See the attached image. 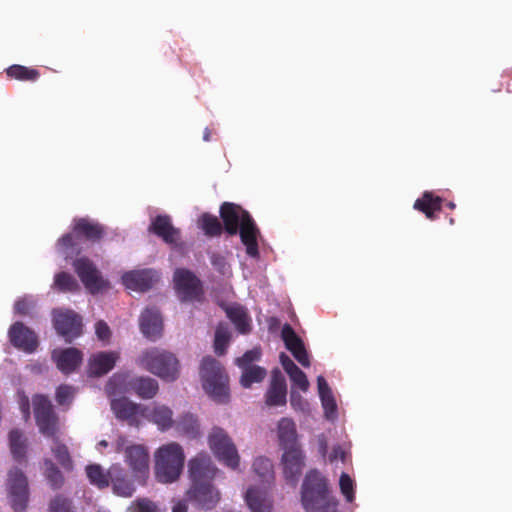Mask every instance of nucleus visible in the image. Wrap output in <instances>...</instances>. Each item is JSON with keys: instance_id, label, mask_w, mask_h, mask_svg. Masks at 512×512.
<instances>
[{"instance_id": "obj_1", "label": "nucleus", "mask_w": 512, "mask_h": 512, "mask_svg": "<svg viewBox=\"0 0 512 512\" xmlns=\"http://www.w3.org/2000/svg\"><path fill=\"white\" fill-rule=\"evenodd\" d=\"M190 488L188 498L205 510L213 509L220 500L219 491L213 486L217 468L207 453H198L188 462Z\"/></svg>"}, {"instance_id": "obj_2", "label": "nucleus", "mask_w": 512, "mask_h": 512, "mask_svg": "<svg viewBox=\"0 0 512 512\" xmlns=\"http://www.w3.org/2000/svg\"><path fill=\"white\" fill-rule=\"evenodd\" d=\"M301 503L306 512H334L338 505L336 498L331 495L327 479L316 469L305 475Z\"/></svg>"}, {"instance_id": "obj_3", "label": "nucleus", "mask_w": 512, "mask_h": 512, "mask_svg": "<svg viewBox=\"0 0 512 512\" xmlns=\"http://www.w3.org/2000/svg\"><path fill=\"white\" fill-rule=\"evenodd\" d=\"M184 461V451L178 443L162 445L155 453L156 479L161 483L176 481L183 470Z\"/></svg>"}, {"instance_id": "obj_4", "label": "nucleus", "mask_w": 512, "mask_h": 512, "mask_svg": "<svg viewBox=\"0 0 512 512\" xmlns=\"http://www.w3.org/2000/svg\"><path fill=\"white\" fill-rule=\"evenodd\" d=\"M206 393L214 400L224 403L229 398L228 375L221 363L211 356L202 359L199 371Z\"/></svg>"}, {"instance_id": "obj_5", "label": "nucleus", "mask_w": 512, "mask_h": 512, "mask_svg": "<svg viewBox=\"0 0 512 512\" xmlns=\"http://www.w3.org/2000/svg\"><path fill=\"white\" fill-rule=\"evenodd\" d=\"M138 364L165 381H174L179 376V361L176 356L156 347L143 351Z\"/></svg>"}, {"instance_id": "obj_6", "label": "nucleus", "mask_w": 512, "mask_h": 512, "mask_svg": "<svg viewBox=\"0 0 512 512\" xmlns=\"http://www.w3.org/2000/svg\"><path fill=\"white\" fill-rule=\"evenodd\" d=\"M208 443L217 459L231 469H237L240 457L232 439L220 427H214L209 434Z\"/></svg>"}, {"instance_id": "obj_7", "label": "nucleus", "mask_w": 512, "mask_h": 512, "mask_svg": "<svg viewBox=\"0 0 512 512\" xmlns=\"http://www.w3.org/2000/svg\"><path fill=\"white\" fill-rule=\"evenodd\" d=\"M6 487L13 510L24 512L29 499V488L27 477L23 471L17 467L10 469L7 475Z\"/></svg>"}, {"instance_id": "obj_8", "label": "nucleus", "mask_w": 512, "mask_h": 512, "mask_svg": "<svg viewBox=\"0 0 512 512\" xmlns=\"http://www.w3.org/2000/svg\"><path fill=\"white\" fill-rule=\"evenodd\" d=\"M174 286L182 301H201L203 285L201 280L189 269L177 268L173 275Z\"/></svg>"}, {"instance_id": "obj_9", "label": "nucleus", "mask_w": 512, "mask_h": 512, "mask_svg": "<svg viewBox=\"0 0 512 512\" xmlns=\"http://www.w3.org/2000/svg\"><path fill=\"white\" fill-rule=\"evenodd\" d=\"M33 407L39 431L47 437H53L57 432L58 417L51 401L44 395H36L33 397Z\"/></svg>"}, {"instance_id": "obj_10", "label": "nucleus", "mask_w": 512, "mask_h": 512, "mask_svg": "<svg viewBox=\"0 0 512 512\" xmlns=\"http://www.w3.org/2000/svg\"><path fill=\"white\" fill-rule=\"evenodd\" d=\"M52 314L55 330L67 343H71L82 334V318L76 312L55 309Z\"/></svg>"}, {"instance_id": "obj_11", "label": "nucleus", "mask_w": 512, "mask_h": 512, "mask_svg": "<svg viewBox=\"0 0 512 512\" xmlns=\"http://www.w3.org/2000/svg\"><path fill=\"white\" fill-rule=\"evenodd\" d=\"M73 267L86 289L95 294L109 286L102 278L94 263L87 257H81L73 262Z\"/></svg>"}, {"instance_id": "obj_12", "label": "nucleus", "mask_w": 512, "mask_h": 512, "mask_svg": "<svg viewBox=\"0 0 512 512\" xmlns=\"http://www.w3.org/2000/svg\"><path fill=\"white\" fill-rule=\"evenodd\" d=\"M121 383H126V391H132L142 399L153 398L159 390L158 382L153 378L143 376L133 377L126 382L125 376L114 375L107 385V391L114 393L112 386Z\"/></svg>"}, {"instance_id": "obj_13", "label": "nucleus", "mask_w": 512, "mask_h": 512, "mask_svg": "<svg viewBox=\"0 0 512 512\" xmlns=\"http://www.w3.org/2000/svg\"><path fill=\"white\" fill-rule=\"evenodd\" d=\"M280 465L286 482L296 486L305 466V454L302 447L283 450Z\"/></svg>"}, {"instance_id": "obj_14", "label": "nucleus", "mask_w": 512, "mask_h": 512, "mask_svg": "<svg viewBox=\"0 0 512 512\" xmlns=\"http://www.w3.org/2000/svg\"><path fill=\"white\" fill-rule=\"evenodd\" d=\"M125 461L132 470L135 479L144 484L149 472V454L142 445H131L125 449Z\"/></svg>"}, {"instance_id": "obj_15", "label": "nucleus", "mask_w": 512, "mask_h": 512, "mask_svg": "<svg viewBox=\"0 0 512 512\" xmlns=\"http://www.w3.org/2000/svg\"><path fill=\"white\" fill-rule=\"evenodd\" d=\"M159 280V274L153 269H139L125 272L122 275L123 285L130 290L145 292Z\"/></svg>"}, {"instance_id": "obj_16", "label": "nucleus", "mask_w": 512, "mask_h": 512, "mask_svg": "<svg viewBox=\"0 0 512 512\" xmlns=\"http://www.w3.org/2000/svg\"><path fill=\"white\" fill-rule=\"evenodd\" d=\"M11 344L26 353H33L38 347L36 334L22 322H15L9 329Z\"/></svg>"}, {"instance_id": "obj_17", "label": "nucleus", "mask_w": 512, "mask_h": 512, "mask_svg": "<svg viewBox=\"0 0 512 512\" xmlns=\"http://www.w3.org/2000/svg\"><path fill=\"white\" fill-rule=\"evenodd\" d=\"M287 403L286 379L279 369H274L265 393V404L269 407L285 406Z\"/></svg>"}, {"instance_id": "obj_18", "label": "nucleus", "mask_w": 512, "mask_h": 512, "mask_svg": "<svg viewBox=\"0 0 512 512\" xmlns=\"http://www.w3.org/2000/svg\"><path fill=\"white\" fill-rule=\"evenodd\" d=\"M72 227L77 238L91 243L99 242L106 233L104 225L86 217L75 218Z\"/></svg>"}, {"instance_id": "obj_19", "label": "nucleus", "mask_w": 512, "mask_h": 512, "mask_svg": "<svg viewBox=\"0 0 512 512\" xmlns=\"http://www.w3.org/2000/svg\"><path fill=\"white\" fill-rule=\"evenodd\" d=\"M143 407L126 397L112 399L111 401V409L116 418L126 421L130 426L139 425V417H142Z\"/></svg>"}, {"instance_id": "obj_20", "label": "nucleus", "mask_w": 512, "mask_h": 512, "mask_svg": "<svg viewBox=\"0 0 512 512\" xmlns=\"http://www.w3.org/2000/svg\"><path fill=\"white\" fill-rule=\"evenodd\" d=\"M238 232L241 242L246 247V253L250 257L257 258L259 256L257 237L260 231L249 212L244 213L243 222L239 226Z\"/></svg>"}, {"instance_id": "obj_21", "label": "nucleus", "mask_w": 512, "mask_h": 512, "mask_svg": "<svg viewBox=\"0 0 512 512\" xmlns=\"http://www.w3.org/2000/svg\"><path fill=\"white\" fill-rule=\"evenodd\" d=\"M276 435L281 450L301 447L296 423L292 418L282 417L277 422Z\"/></svg>"}, {"instance_id": "obj_22", "label": "nucleus", "mask_w": 512, "mask_h": 512, "mask_svg": "<svg viewBox=\"0 0 512 512\" xmlns=\"http://www.w3.org/2000/svg\"><path fill=\"white\" fill-rule=\"evenodd\" d=\"M140 330L143 335L155 341L162 334L163 322L160 311L156 307L146 308L140 316Z\"/></svg>"}, {"instance_id": "obj_23", "label": "nucleus", "mask_w": 512, "mask_h": 512, "mask_svg": "<svg viewBox=\"0 0 512 512\" xmlns=\"http://www.w3.org/2000/svg\"><path fill=\"white\" fill-rule=\"evenodd\" d=\"M247 212L240 205L224 202L220 207V217L223 228L229 235H236L239 226L243 222L244 213Z\"/></svg>"}, {"instance_id": "obj_24", "label": "nucleus", "mask_w": 512, "mask_h": 512, "mask_svg": "<svg viewBox=\"0 0 512 512\" xmlns=\"http://www.w3.org/2000/svg\"><path fill=\"white\" fill-rule=\"evenodd\" d=\"M148 230L167 244H175L180 238V230L172 225L168 215H157Z\"/></svg>"}, {"instance_id": "obj_25", "label": "nucleus", "mask_w": 512, "mask_h": 512, "mask_svg": "<svg viewBox=\"0 0 512 512\" xmlns=\"http://www.w3.org/2000/svg\"><path fill=\"white\" fill-rule=\"evenodd\" d=\"M52 359L55 361L57 368L64 374H70L82 363L83 354L74 347L62 350H54Z\"/></svg>"}, {"instance_id": "obj_26", "label": "nucleus", "mask_w": 512, "mask_h": 512, "mask_svg": "<svg viewBox=\"0 0 512 512\" xmlns=\"http://www.w3.org/2000/svg\"><path fill=\"white\" fill-rule=\"evenodd\" d=\"M118 359V352L109 351L96 353L89 359L88 374L94 377L103 376L114 368Z\"/></svg>"}, {"instance_id": "obj_27", "label": "nucleus", "mask_w": 512, "mask_h": 512, "mask_svg": "<svg viewBox=\"0 0 512 512\" xmlns=\"http://www.w3.org/2000/svg\"><path fill=\"white\" fill-rule=\"evenodd\" d=\"M109 475L112 491L115 495L128 498L134 494V483L120 466L113 465L110 467Z\"/></svg>"}, {"instance_id": "obj_28", "label": "nucleus", "mask_w": 512, "mask_h": 512, "mask_svg": "<svg viewBox=\"0 0 512 512\" xmlns=\"http://www.w3.org/2000/svg\"><path fill=\"white\" fill-rule=\"evenodd\" d=\"M142 417L156 424L162 431L170 429L175 423L173 411L168 406L160 404H156L152 408L148 406L143 407Z\"/></svg>"}, {"instance_id": "obj_29", "label": "nucleus", "mask_w": 512, "mask_h": 512, "mask_svg": "<svg viewBox=\"0 0 512 512\" xmlns=\"http://www.w3.org/2000/svg\"><path fill=\"white\" fill-rule=\"evenodd\" d=\"M443 199L434 195L430 191H425L420 198H418L413 205L415 210L425 214L430 220L436 219V212L441 211Z\"/></svg>"}, {"instance_id": "obj_30", "label": "nucleus", "mask_w": 512, "mask_h": 512, "mask_svg": "<svg viewBox=\"0 0 512 512\" xmlns=\"http://www.w3.org/2000/svg\"><path fill=\"white\" fill-rule=\"evenodd\" d=\"M225 312L240 334H248L251 331V318L247 310L238 304L226 306Z\"/></svg>"}, {"instance_id": "obj_31", "label": "nucleus", "mask_w": 512, "mask_h": 512, "mask_svg": "<svg viewBox=\"0 0 512 512\" xmlns=\"http://www.w3.org/2000/svg\"><path fill=\"white\" fill-rule=\"evenodd\" d=\"M9 79H15L22 82H36L40 77V71L35 68L13 64L5 69Z\"/></svg>"}, {"instance_id": "obj_32", "label": "nucleus", "mask_w": 512, "mask_h": 512, "mask_svg": "<svg viewBox=\"0 0 512 512\" xmlns=\"http://www.w3.org/2000/svg\"><path fill=\"white\" fill-rule=\"evenodd\" d=\"M245 500L252 512L271 511V502L256 488L251 487L247 490Z\"/></svg>"}, {"instance_id": "obj_33", "label": "nucleus", "mask_w": 512, "mask_h": 512, "mask_svg": "<svg viewBox=\"0 0 512 512\" xmlns=\"http://www.w3.org/2000/svg\"><path fill=\"white\" fill-rule=\"evenodd\" d=\"M9 446L11 454L17 462H22L25 460L27 441L20 430L14 429L10 431Z\"/></svg>"}, {"instance_id": "obj_34", "label": "nucleus", "mask_w": 512, "mask_h": 512, "mask_svg": "<svg viewBox=\"0 0 512 512\" xmlns=\"http://www.w3.org/2000/svg\"><path fill=\"white\" fill-rule=\"evenodd\" d=\"M232 338L231 331L226 323H219L215 329L213 348L218 356H223Z\"/></svg>"}, {"instance_id": "obj_35", "label": "nucleus", "mask_w": 512, "mask_h": 512, "mask_svg": "<svg viewBox=\"0 0 512 512\" xmlns=\"http://www.w3.org/2000/svg\"><path fill=\"white\" fill-rule=\"evenodd\" d=\"M77 236L73 233L64 234L57 241V249L65 259L72 258L75 255L80 254L81 248L77 240Z\"/></svg>"}, {"instance_id": "obj_36", "label": "nucleus", "mask_w": 512, "mask_h": 512, "mask_svg": "<svg viewBox=\"0 0 512 512\" xmlns=\"http://www.w3.org/2000/svg\"><path fill=\"white\" fill-rule=\"evenodd\" d=\"M86 474L90 483L99 489L107 488L110 484L109 470L105 473L99 464L88 465Z\"/></svg>"}, {"instance_id": "obj_37", "label": "nucleus", "mask_w": 512, "mask_h": 512, "mask_svg": "<svg viewBox=\"0 0 512 512\" xmlns=\"http://www.w3.org/2000/svg\"><path fill=\"white\" fill-rule=\"evenodd\" d=\"M252 467L262 482L270 483L274 480L273 463L269 458L257 457Z\"/></svg>"}, {"instance_id": "obj_38", "label": "nucleus", "mask_w": 512, "mask_h": 512, "mask_svg": "<svg viewBox=\"0 0 512 512\" xmlns=\"http://www.w3.org/2000/svg\"><path fill=\"white\" fill-rule=\"evenodd\" d=\"M241 369L243 371L240 383L244 388H250L253 383L262 382L267 375L266 369L257 365Z\"/></svg>"}, {"instance_id": "obj_39", "label": "nucleus", "mask_w": 512, "mask_h": 512, "mask_svg": "<svg viewBox=\"0 0 512 512\" xmlns=\"http://www.w3.org/2000/svg\"><path fill=\"white\" fill-rule=\"evenodd\" d=\"M200 228L204 231L205 235L215 237L221 235L223 226L218 218L209 213H204L199 220Z\"/></svg>"}, {"instance_id": "obj_40", "label": "nucleus", "mask_w": 512, "mask_h": 512, "mask_svg": "<svg viewBox=\"0 0 512 512\" xmlns=\"http://www.w3.org/2000/svg\"><path fill=\"white\" fill-rule=\"evenodd\" d=\"M176 428L179 432L191 438H196L200 434L198 421L192 414L183 415L176 422Z\"/></svg>"}, {"instance_id": "obj_41", "label": "nucleus", "mask_w": 512, "mask_h": 512, "mask_svg": "<svg viewBox=\"0 0 512 512\" xmlns=\"http://www.w3.org/2000/svg\"><path fill=\"white\" fill-rule=\"evenodd\" d=\"M54 287L60 292H76L80 288L77 280L67 272H59L55 275Z\"/></svg>"}, {"instance_id": "obj_42", "label": "nucleus", "mask_w": 512, "mask_h": 512, "mask_svg": "<svg viewBox=\"0 0 512 512\" xmlns=\"http://www.w3.org/2000/svg\"><path fill=\"white\" fill-rule=\"evenodd\" d=\"M281 338L286 349L291 353L304 345L303 340L296 334L292 326L288 323L284 324L282 327Z\"/></svg>"}, {"instance_id": "obj_43", "label": "nucleus", "mask_w": 512, "mask_h": 512, "mask_svg": "<svg viewBox=\"0 0 512 512\" xmlns=\"http://www.w3.org/2000/svg\"><path fill=\"white\" fill-rule=\"evenodd\" d=\"M45 476L53 489H59L62 487L64 477L58 467L51 460H45Z\"/></svg>"}, {"instance_id": "obj_44", "label": "nucleus", "mask_w": 512, "mask_h": 512, "mask_svg": "<svg viewBox=\"0 0 512 512\" xmlns=\"http://www.w3.org/2000/svg\"><path fill=\"white\" fill-rule=\"evenodd\" d=\"M52 451L56 460L64 469L71 470L73 468V462L66 445L57 442Z\"/></svg>"}, {"instance_id": "obj_45", "label": "nucleus", "mask_w": 512, "mask_h": 512, "mask_svg": "<svg viewBox=\"0 0 512 512\" xmlns=\"http://www.w3.org/2000/svg\"><path fill=\"white\" fill-rule=\"evenodd\" d=\"M261 357V349L253 348L251 350L246 351L241 357L236 359V364L240 368H246L253 366L252 363L254 361H258Z\"/></svg>"}, {"instance_id": "obj_46", "label": "nucleus", "mask_w": 512, "mask_h": 512, "mask_svg": "<svg viewBox=\"0 0 512 512\" xmlns=\"http://www.w3.org/2000/svg\"><path fill=\"white\" fill-rule=\"evenodd\" d=\"M340 490L342 494L345 496L347 502H352L354 500V484L351 477L342 473L339 480Z\"/></svg>"}, {"instance_id": "obj_47", "label": "nucleus", "mask_w": 512, "mask_h": 512, "mask_svg": "<svg viewBox=\"0 0 512 512\" xmlns=\"http://www.w3.org/2000/svg\"><path fill=\"white\" fill-rule=\"evenodd\" d=\"M50 512H72L71 500L62 496H55L49 505Z\"/></svg>"}, {"instance_id": "obj_48", "label": "nucleus", "mask_w": 512, "mask_h": 512, "mask_svg": "<svg viewBox=\"0 0 512 512\" xmlns=\"http://www.w3.org/2000/svg\"><path fill=\"white\" fill-rule=\"evenodd\" d=\"M50 512H72L71 500L62 496H55L49 505Z\"/></svg>"}, {"instance_id": "obj_49", "label": "nucleus", "mask_w": 512, "mask_h": 512, "mask_svg": "<svg viewBox=\"0 0 512 512\" xmlns=\"http://www.w3.org/2000/svg\"><path fill=\"white\" fill-rule=\"evenodd\" d=\"M74 388L69 385H60L56 390V401L59 405L69 404L74 396Z\"/></svg>"}, {"instance_id": "obj_50", "label": "nucleus", "mask_w": 512, "mask_h": 512, "mask_svg": "<svg viewBox=\"0 0 512 512\" xmlns=\"http://www.w3.org/2000/svg\"><path fill=\"white\" fill-rule=\"evenodd\" d=\"M293 385L301 391L306 392L309 388V381L306 374L299 368L295 372L288 375Z\"/></svg>"}, {"instance_id": "obj_51", "label": "nucleus", "mask_w": 512, "mask_h": 512, "mask_svg": "<svg viewBox=\"0 0 512 512\" xmlns=\"http://www.w3.org/2000/svg\"><path fill=\"white\" fill-rule=\"evenodd\" d=\"M131 509L133 512H155L156 506L151 500L140 498L132 503Z\"/></svg>"}, {"instance_id": "obj_52", "label": "nucleus", "mask_w": 512, "mask_h": 512, "mask_svg": "<svg viewBox=\"0 0 512 512\" xmlns=\"http://www.w3.org/2000/svg\"><path fill=\"white\" fill-rule=\"evenodd\" d=\"M322 406L325 410V414L327 418H334L337 412V405L334 400L333 395H328L326 397L321 398Z\"/></svg>"}, {"instance_id": "obj_53", "label": "nucleus", "mask_w": 512, "mask_h": 512, "mask_svg": "<svg viewBox=\"0 0 512 512\" xmlns=\"http://www.w3.org/2000/svg\"><path fill=\"white\" fill-rule=\"evenodd\" d=\"M33 306H34L33 301L24 297V298L18 299L15 302L14 310H15V313L24 316V315L29 314V312Z\"/></svg>"}, {"instance_id": "obj_54", "label": "nucleus", "mask_w": 512, "mask_h": 512, "mask_svg": "<svg viewBox=\"0 0 512 512\" xmlns=\"http://www.w3.org/2000/svg\"><path fill=\"white\" fill-rule=\"evenodd\" d=\"M279 360L283 369L288 375L299 369V367L292 361V359L284 352L280 353Z\"/></svg>"}, {"instance_id": "obj_55", "label": "nucleus", "mask_w": 512, "mask_h": 512, "mask_svg": "<svg viewBox=\"0 0 512 512\" xmlns=\"http://www.w3.org/2000/svg\"><path fill=\"white\" fill-rule=\"evenodd\" d=\"M95 331L97 337L102 341L108 340L111 336L110 328L103 320H100L96 323Z\"/></svg>"}, {"instance_id": "obj_56", "label": "nucleus", "mask_w": 512, "mask_h": 512, "mask_svg": "<svg viewBox=\"0 0 512 512\" xmlns=\"http://www.w3.org/2000/svg\"><path fill=\"white\" fill-rule=\"evenodd\" d=\"M290 404L296 411H304L307 406V402L302 398V396L294 391H292L290 395Z\"/></svg>"}, {"instance_id": "obj_57", "label": "nucleus", "mask_w": 512, "mask_h": 512, "mask_svg": "<svg viewBox=\"0 0 512 512\" xmlns=\"http://www.w3.org/2000/svg\"><path fill=\"white\" fill-rule=\"evenodd\" d=\"M292 355L303 367L310 366V358H309L308 352L305 348V345H303L296 351H293Z\"/></svg>"}, {"instance_id": "obj_58", "label": "nucleus", "mask_w": 512, "mask_h": 512, "mask_svg": "<svg viewBox=\"0 0 512 512\" xmlns=\"http://www.w3.org/2000/svg\"><path fill=\"white\" fill-rule=\"evenodd\" d=\"M210 262L211 264L220 272H224L226 261L224 256H222L219 253H212L210 255Z\"/></svg>"}, {"instance_id": "obj_59", "label": "nucleus", "mask_w": 512, "mask_h": 512, "mask_svg": "<svg viewBox=\"0 0 512 512\" xmlns=\"http://www.w3.org/2000/svg\"><path fill=\"white\" fill-rule=\"evenodd\" d=\"M317 386L320 398L332 395L331 389L323 376L317 377Z\"/></svg>"}, {"instance_id": "obj_60", "label": "nucleus", "mask_w": 512, "mask_h": 512, "mask_svg": "<svg viewBox=\"0 0 512 512\" xmlns=\"http://www.w3.org/2000/svg\"><path fill=\"white\" fill-rule=\"evenodd\" d=\"M19 405H20V409H21V411L23 413L24 419L28 420L29 417H30V401H29V398L27 396L23 395L20 398Z\"/></svg>"}, {"instance_id": "obj_61", "label": "nucleus", "mask_w": 512, "mask_h": 512, "mask_svg": "<svg viewBox=\"0 0 512 512\" xmlns=\"http://www.w3.org/2000/svg\"><path fill=\"white\" fill-rule=\"evenodd\" d=\"M172 512H187V505L184 501H178L172 507Z\"/></svg>"}, {"instance_id": "obj_62", "label": "nucleus", "mask_w": 512, "mask_h": 512, "mask_svg": "<svg viewBox=\"0 0 512 512\" xmlns=\"http://www.w3.org/2000/svg\"><path fill=\"white\" fill-rule=\"evenodd\" d=\"M319 448H320L321 454L323 456H325V454L327 452V441L323 435L319 437Z\"/></svg>"}, {"instance_id": "obj_63", "label": "nucleus", "mask_w": 512, "mask_h": 512, "mask_svg": "<svg viewBox=\"0 0 512 512\" xmlns=\"http://www.w3.org/2000/svg\"><path fill=\"white\" fill-rule=\"evenodd\" d=\"M210 137H211L210 130L208 128H205L204 133H203V140L210 141Z\"/></svg>"}, {"instance_id": "obj_64", "label": "nucleus", "mask_w": 512, "mask_h": 512, "mask_svg": "<svg viewBox=\"0 0 512 512\" xmlns=\"http://www.w3.org/2000/svg\"><path fill=\"white\" fill-rule=\"evenodd\" d=\"M446 206H447L449 209L453 210V209H455L456 204H455L454 202H452V201H449V202H447Z\"/></svg>"}]
</instances>
